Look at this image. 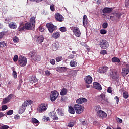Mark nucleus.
Segmentation results:
<instances>
[{
	"label": "nucleus",
	"instance_id": "f257e3e1",
	"mask_svg": "<svg viewBox=\"0 0 129 129\" xmlns=\"http://www.w3.org/2000/svg\"><path fill=\"white\" fill-rule=\"evenodd\" d=\"M35 17H32L30 18L29 22H27L24 26H20V31L23 30H33L35 28Z\"/></svg>",
	"mask_w": 129,
	"mask_h": 129
},
{
	"label": "nucleus",
	"instance_id": "f03ea898",
	"mask_svg": "<svg viewBox=\"0 0 129 129\" xmlns=\"http://www.w3.org/2000/svg\"><path fill=\"white\" fill-rule=\"evenodd\" d=\"M29 57L34 62H40L41 60L40 56L38 55L36 52H30Z\"/></svg>",
	"mask_w": 129,
	"mask_h": 129
},
{
	"label": "nucleus",
	"instance_id": "7ed1b4c3",
	"mask_svg": "<svg viewBox=\"0 0 129 129\" xmlns=\"http://www.w3.org/2000/svg\"><path fill=\"white\" fill-rule=\"evenodd\" d=\"M74 108L77 114H82L85 110V107L80 104H74Z\"/></svg>",
	"mask_w": 129,
	"mask_h": 129
},
{
	"label": "nucleus",
	"instance_id": "20e7f679",
	"mask_svg": "<svg viewBox=\"0 0 129 129\" xmlns=\"http://www.w3.org/2000/svg\"><path fill=\"white\" fill-rule=\"evenodd\" d=\"M99 47L102 49H106L108 48L109 44L106 40H101L99 43Z\"/></svg>",
	"mask_w": 129,
	"mask_h": 129
},
{
	"label": "nucleus",
	"instance_id": "39448f33",
	"mask_svg": "<svg viewBox=\"0 0 129 129\" xmlns=\"http://www.w3.org/2000/svg\"><path fill=\"white\" fill-rule=\"evenodd\" d=\"M27 59L26 57L20 56L18 58V64L21 67H24L26 66Z\"/></svg>",
	"mask_w": 129,
	"mask_h": 129
},
{
	"label": "nucleus",
	"instance_id": "423d86ee",
	"mask_svg": "<svg viewBox=\"0 0 129 129\" xmlns=\"http://www.w3.org/2000/svg\"><path fill=\"white\" fill-rule=\"evenodd\" d=\"M46 28H48L49 33H52L54 30H56L57 27L56 26H54L53 24L51 23H47L46 24Z\"/></svg>",
	"mask_w": 129,
	"mask_h": 129
},
{
	"label": "nucleus",
	"instance_id": "0eeeda50",
	"mask_svg": "<svg viewBox=\"0 0 129 129\" xmlns=\"http://www.w3.org/2000/svg\"><path fill=\"white\" fill-rule=\"evenodd\" d=\"M47 108V104H46L45 103L40 104L38 108V112L39 113H42L43 112L46 111Z\"/></svg>",
	"mask_w": 129,
	"mask_h": 129
},
{
	"label": "nucleus",
	"instance_id": "6e6552de",
	"mask_svg": "<svg viewBox=\"0 0 129 129\" xmlns=\"http://www.w3.org/2000/svg\"><path fill=\"white\" fill-rule=\"evenodd\" d=\"M97 114L98 117L101 119H105L107 117L106 113L101 110H99L97 112Z\"/></svg>",
	"mask_w": 129,
	"mask_h": 129
},
{
	"label": "nucleus",
	"instance_id": "1a4fd4ad",
	"mask_svg": "<svg viewBox=\"0 0 129 129\" xmlns=\"http://www.w3.org/2000/svg\"><path fill=\"white\" fill-rule=\"evenodd\" d=\"M110 77L112 78V80H116L118 79L119 77V75L117 73L116 71H111L110 74Z\"/></svg>",
	"mask_w": 129,
	"mask_h": 129
},
{
	"label": "nucleus",
	"instance_id": "9d476101",
	"mask_svg": "<svg viewBox=\"0 0 129 129\" xmlns=\"http://www.w3.org/2000/svg\"><path fill=\"white\" fill-rule=\"evenodd\" d=\"M99 101L102 102V104H106L108 103L107 99L106 98V95L101 94L99 97Z\"/></svg>",
	"mask_w": 129,
	"mask_h": 129
},
{
	"label": "nucleus",
	"instance_id": "9b49d317",
	"mask_svg": "<svg viewBox=\"0 0 129 129\" xmlns=\"http://www.w3.org/2000/svg\"><path fill=\"white\" fill-rule=\"evenodd\" d=\"M74 35L77 37H80L81 36V32L79 28L77 27H74L73 31Z\"/></svg>",
	"mask_w": 129,
	"mask_h": 129
},
{
	"label": "nucleus",
	"instance_id": "f8f14e48",
	"mask_svg": "<svg viewBox=\"0 0 129 129\" xmlns=\"http://www.w3.org/2000/svg\"><path fill=\"white\" fill-rule=\"evenodd\" d=\"M107 70H108V67H107V66H104L99 68L98 72L101 74H103L107 72Z\"/></svg>",
	"mask_w": 129,
	"mask_h": 129
},
{
	"label": "nucleus",
	"instance_id": "ddd939ff",
	"mask_svg": "<svg viewBox=\"0 0 129 129\" xmlns=\"http://www.w3.org/2000/svg\"><path fill=\"white\" fill-rule=\"evenodd\" d=\"M27 106H28L27 105L23 103L22 105H21L20 107L19 110H18V114H23V113L24 112V111H25Z\"/></svg>",
	"mask_w": 129,
	"mask_h": 129
},
{
	"label": "nucleus",
	"instance_id": "4468645a",
	"mask_svg": "<svg viewBox=\"0 0 129 129\" xmlns=\"http://www.w3.org/2000/svg\"><path fill=\"white\" fill-rule=\"evenodd\" d=\"M126 67L127 68L122 69V75L123 77H125L126 75H127L129 73V64H126Z\"/></svg>",
	"mask_w": 129,
	"mask_h": 129
},
{
	"label": "nucleus",
	"instance_id": "2eb2a0df",
	"mask_svg": "<svg viewBox=\"0 0 129 129\" xmlns=\"http://www.w3.org/2000/svg\"><path fill=\"white\" fill-rule=\"evenodd\" d=\"M44 40V37L42 35H40L39 36H37L36 39V42L38 44H41L43 42Z\"/></svg>",
	"mask_w": 129,
	"mask_h": 129
},
{
	"label": "nucleus",
	"instance_id": "dca6fc26",
	"mask_svg": "<svg viewBox=\"0 0 129 129\" xmlns=\"http://www.w3.org/2000/svg\"><path fill=\"white\" fill-rule=\"evenodd\" d=\"M85 82L87 84L90 85L92 82V78L91 76H86L85 77Z\"/></svg>",
	"mask_w": 129,
	"mask_h": 129
},
{
	"label": "nucleus",
	"instance_id": "f3484780",
	"mask_svg": "<svg viewBox=\"0 0 129 129\" xmlns=\"http://www.w3.org/2000/svg\"><path fill=\"white\" fill-rule=\"evenodd\" d=\"M55 70H56L57 72L64 73L67 72V68L64 67H57L55 68Z\"/></svg>",
	"mask_w": 129,
	"mask_h": 129
},
{
	"label": "nucleus",
	"instance_id": "a211bd4d",
	"mask_svg": "<svg viewBox=\"0 0 129 129\" xmlns=\"http://www.w3.org/2000/svg\"><path fill=\"white\" fill-rule=\"evenodd\" d=\"M87 102V99L83 97H81L76 100V103L77 104H82V103H86Z\"/></svg>",
	"mask_w": 129,
	"mask_h": 129
},
{
	"label": "nucleus",
	"instance_id": "6ab92c4d",
	"mask_svg": "<svg viewBox=\"0 0 129 129\" xmlns=\"http://www.w3.org/2000/svg\"><path fill=\"white\" fill-rule=\"evenodd\" d=\"M49 116L55 121H57L58 119H59V118L57 117V115H56L55 112H51L50 113H49Z\"/></svg>",
	"mask_w": 129,
	"mask_h": 129
},
{
	"label": "nucleus",
	"instance_id": "aec40b11",
	"mask_svg": "<svg viewBox=\"0 0 129 129\" xmlns=\"http://www.w3.org/2000/svg\"><path fill=\"white\" fill-rule=\"evenodd\" d=\"M93 86L95 89H97L98 90L100 91L102 90V87H101L100 84L97 82H94L93 84Z\"/></svg>",
	"mask_w": 129,
	"mask_h": 129
},
{
	"label": "nucleus",
	"instance_id": "412c9836",
	"mask_svg": "<svg viewBox=\"0 0 129 129\" xmlns=\"http://www.w3.org/2000/svg\"><path fill=\"white\" fill-rule=\"evenodd\" d=\"M112 11H113V8L105 7L103 9V13H104V14H109V13H111Z\"/></svg>",
	"mask_w": 129,
	"mask_h": 129
},
{
	"label": "nucleus",
	"instance_id": "4be33fe9",
	"mask_svg": "<svg viewBox=\"0 0 129 129\" xmlns=\"http://www.w3.org/2000/svg\"><path fill=\"white\" fill-rule=\"evenodd\" d=\"M13 97V94H9L8 97H6L4 99L3 102L4 104H6L8 102H9V101H10L11 99H12Z\"/></svg>",
	"mask_w": 129,
	"mask_h": 129
},
{
	"label": "nucleus",
	"instance_id": "5701e85b",
	"mask_svg": "<svg viewBox=\"0 0 129 129\" xmlns=\"http://www.w3.org/2000/svg\"><path fill=\"white\" fill-rule=\"evenodd\" d=\"M60 36V33L59 32H55L53 34H52V38L56 39L59 38Z\"/></svg>",
	"mask_w": 129,
	"mask_h": 129
},
{
	"label": "nucleus",
	"instance_id": "b1692460",
	"mask_svg": "<svg viewBox=\"0 0 129 129\" xmlns=\"http://www.w3.org/2000/svg\"><path fill=\"white\" fill-rule=\"evenodd\" d=\"M32 123L35 125V126H37L40 122L39 121L36 119L35 118H32Z\"/></svg>",
	"mask_w": 129,
	"mask_h": 129
},
{
	"label": "nucleus",
	"instance_id": "393cba45",
	"mask_svg": "<svg viewBox=\"0 0 129 129\" xmlns=\"http://www.w3.org/2000/svg\"><path fill=\"white\" fill-rule=\"evenodd\" d=\"M110 19L113 22V23L118 22L119 21V17H110Z\"/></svg>",
	"mask_w": 129,
	"mask_h": 129
},
{
	"label": "nucleus",
	"instance_id": "a878e982",
	"mask_svg": "<svg viewBox=\"0 0 129 129\" xmlns=\"http://www.w3.org/2000/svg\"><path fill=\"white\" fill-rule=\"evenodd\" d=\"M111 61L113 62H116V63H121V60L119 59L118 57H113L111 59Z\"/></svg>",
	"mask_w": 129,
	"mask_h": 129
},
{
	"label": "nucleus",
	"instance_id": "bb28decb",
	"mask_svg": "<svg viewBox=\"0 0 129 129\" xmlns=\"http://www.w3.org/2000/svg\"><path fill=\"white\" fill-rule=\"evenodd\" d=\"M70 65L71 67H76L78 66L77 62L75 60H71L70 62Z\"/></svg>",
	"mask_w": 129,
	"mask_h": 129
},
{
	"label": "nucleus",
	"instance_id": "cd10ccee",
	"mask_svg": "<svg viewBox=\"0 0 129 129\" xmlns=\"http://www.w3.org/2000/svg\"><path fill=\"white\" fill-rule=\"evenodd\" d=\"M9 27L11 29H15L17 28L16 24L14 23L13 22H11L9 24Z\"/></svg>",
	"mask_w": 129,
	"mask_h": 129
},
{
	"label": "nucleus",
	"instance_id": "c85d7f7f",
	"mask_svg": "<svg viewBox=\"0 0 129 129\" xmlns=\"http://www.w3.org/2000/svg\"><path fill=\"white\" fill-rule=\"evenodd\" d=\"M68 112H69L70 114H75V110L74 108H73L72 106H69L68 107Z\"/></svg>",
	"mask_w": 129,
	"mask_h": 129
},
{
	"label": "nucleus",
	"instance_id": "c756f323",
	"mask_svg": "<svg viewBox=\"0 0 129 129\" xmlns=\"http://www.w3.org/2000/svg\"><path fill=\"white\" fill-rule=\"evenodd\" d=\"M68 92V91L67 90V89L63 88L62 89H61L60 94V95L62 96L66 95Z\"/></svg>",
	"mask_w": 129,
	"mask_h": 129
},
{
	"label": "nucleus",
	"instance_id": "7c9ffc66",
	"mask_svg": "<svg viewBox=\"0 0 129 129\" xmlns=\"http://www.w3.org/2000/svg\"><path fill=\"white\" fill-rule=\"evenodd\" d=\"M88 24V18L87 17H83V24L84 26H87Z\"/></svg>",
	"mask_w": 129,
	"mask_h": 129
},
{
	"label": "nucleus",
	"instance_id": "2f4dec72",
	"mask_svg": "<svg viewBox=\"0 0 129 129\" xmlns=\"http://www.w3.org/2000/svg\"><path fill=\"white\" fill-rule=\"evenodd\" d=\"M7 46V43L6 41H1L0 42V48H3L4 46Z\"/></svg>",
	"mask_w": 129,
	"mask_h": 129
},
{
	"label": "nucleus",
	"instance_id": "473e14b6",
	"mask_svg": "<svg viewBox=\"0 0 129 129\" xmlns=\"http://www.w3.org/2000/svg\"><path fill=\"white\" fill-rule=\"evenodd\" d=\"M57 114L58 115H60L61 116H64L63 111V110L62 109H58L57 110Z\"/></svg>",
	"mask_w": 129,
	"mask_h": 129
},
{
	"label": "nucleus",
	"instance_id": "72a5a7b5",
	"mask_svg": "<svg viewBox=\"0 0 129 129\" xmlns=\"http://www.w3.org/2000/svg\"><path fill=\"white\" fill-rule=\"evenodd\" d=\"M23 103L29 106V105H31V104H32L33 102L30 100H27L26 101H24Z\"/></svg>",
	"mask_w": 129,
	"mask_h": 129
},
{
	"label": "nucleus",
	"instance_id": "f704fd0d",
	"mask_svg": "<svg viewBox=\"0 0 129 129\" xmlns=\"http://www.w3.org/2000/svg\"><path fill=\"white\" fill-rule=\"evenodd\" d=\"M55 20L58 22H63L64 20V18L63 17H55Z\"/></svg>",
	"mask_w": 129,
	"mask_h": 129
},
{
	"label": "nucleus",
	"instance_id": "c9c22d12",
	"mask_svg": "<svg viewBox=\"0 0 129 129\" xmlns=\"http://www.w3.org/2000/svg\"><path fill=\"white\" fill-rule=\"evenodd\" d=\"M38 79L36 78L35 77H33L31 78V80H30V83H37L38 82Z\"/></svg>",
	"mask_w": 129,
	"mask_h": 129
},
{
	"label": "nucleus",
	"instance_id": "e433bc0d",
	"mask_svg": "<svg viewBox=\"0 0 129 129\" xmlns=\"http://www.w3.org/2000/svg\"><path fill=\"white\" fill-rule=\"evenodd\" d=\"M58 96H53V95H50V99L51 101L52 102H54V101H56V99L58 98Z\"/></svg>",
	"mask_w": 129,
	"mask_h": 129
},
{
	"label": "nucleus",
	"instance_id": "4c0bfd02",
	"mask_svg": "<svg viewBox=\"0 0 129 129\" xmlns=\"http://www.w3.org/2000/svg\"><path fill=\"white\" fill-rule=\"evenodd\" d=\"M51 95L58 97L59 93H58L57 91H52Z\"/></svg>",
	"mask_w": 129,
	"mask_h": 129
},
{
	"label": "nucleus",
	"instance_id": "58836bf2",
	"mask_svg": "<svg viewBox=\"0 0 129 129\" xmlns=\"http://www.w3.org/2000/svg\"><path fill=\"white\" fill-rule=\"evenodd\" d=\"M55 60H56V62H57L62 61L63 60V57L61 56H58L55 58Z\"/></svg>",
	"mask_w": 129,
	"mask_h": 129
},
{
	"label": "nucleus",
	"instance_id": "ea45409f",
	"mask_svg": "<svg viewBox=\"0 0 129 129\" xmlns=\"http://www.w3.org/2000/svg\"><path fill=\"white\" fill-rule=\"evenodd\" d=\"M14 113V111L13 110H9L7 112V115L8 116H11Z\"/></svg>",
	"mask_w": 129,
	"mask_h": 129
},
{
	"label": "nucleus",
	"instance_id": "a19ab883",
	"mask_svg": "<svg viewBox=\"0 0 129 129\" xmlns=\"http://www.w3.org/2000/svg\"><path fill=\"white\" fill-rule=\"evenodd\" d=\"M59 30L61 32H66L67 31V28L65 27H60L59 28Z\"/></svg>",
	"mask_w": 129,
	"mask_h": 129
},
{
	"label": "nucleus",
	"instance_id": "79ce46f5",
	"mask_svg": "<svg viewBox=\"0 0 129 129\" xmlns=\"http://www.w3.org/2000/svg\"><path fill=\"white\" fill-rule=\"evenodd\" d=\"M6 34V32H2L0 33V40L1 39H3V38L4 37V36H5Z\"/></svg>",
	"mask_w": 129,
	"mask_h": 129
},
{
	"label": "nucleus",
	"instance_id": "37998d69",
	"mask_svg": "<svg viewBox=\"0 0 129 129\" xmlns=\"http://www.w3.org/2000/svg\"><path fill=\"white\" fill-rule=\"evenodd\" d=\"M75 123L73 122H70V123H68V126L70 127H72L74 126Z\"/></svg>",
	"mask_w": 129,
	"mask_h": 129
},
{
	"label": "nucleus",
	"instance_id": "c03bdc74",
	"mask_svg": "<svg viewBox=\"0 0 129 129\" xmlns=\"http://www.w3.org/2000/svg\"><path fill=\"white\" fill-rule=\"evenodd\" d=\"M100 33L102 35H105L107 33V31L105 29H101L100 30Z\"/></svg>",
	"mask_w": 129,
	"mask_h": 129
},
{
	"label": "nucleus",
	"instance_id": "a18cd8bd",
	"mask_svg": "<svg viewBox=\"0 0 129 129\" xmlns=\"http://www.w3.org/2000/svg\"><path fill=\"white\" fill-rule=\"evenodd\" d=\"M7 108H8V107L6 105H2V111H5L7 109Z\"/></svg>",
	"mask_w": 129,
	"mask_h": 129
},
{
	"label": "nucleus",
	"instance_id": "49530a36",
	"mask_svg": "<svg viewBox=\"0 0 129 129\" xmlns=\"http://www.w3.org/2000/svg\"><path fill=\"white\" fill-rule=\"evenodd\" d=\"M123 97L124 98L127 99L128 98V94L126 92H123Z\"/></svg>",
	"mask_w": 129,
	"mask_h": 129
},
{
	"label": "nucleus",
	"instance_id": "de8ad7c7",
	"mask_svg": "<svg viewBox=\"0 0 129 129\" xmlns=\"http://www.w3.org/2000/svg\"><path fill=\"white\" fill-rule=\"evenodd\" d=\"M108 27V23H104L102 24V28L104 29H106Z\"/></svg>",
	"mask_w": 129,
	"mask_h": 129
},
{
	"label": "nucleus",
	"instance_id": "09e8293b",
	"mask_svg": "<svg viewBox=\"0 0 129 129\" xmlns=\"http://www.w3.org/2000/svg\"><path fill=\"white\" fill-rule=\"evenodd\" d=\"M12 76H13V77L14 78V79H16L17 78V72H16V71H13L12 72Z\"/></svg>",
	"mask_w": 129,
	"mask_h": 129
},
{
	"label": "nucleus",
	"instance_id": "8fccbe9b",
	"mask_svg": "<svg viewBox=\"0 0 129 129\" xmlns=\"http://www.w3.org/2000/svg\"><path fill=\"white\" fill-rule=\"evenodd\" d=\"M13 41L15 43H17L19 42V39L16 36L13 38Z\"/></svg>",
	"mask_w": 129,
	"mask_h": 129
},
{
	"label": "nucleus",
	"instance_id": "3c124183",
	"mask_svg": "<svg viewBox=\"0 0 129 129\" xmlns=\"http://www.w3.org/2000/svg\"><path fill=\"white\" fill-rule=\"evenodd\" d=\"M10 19H9V18H7L4 19V22L6 24H9L10 23Z\"/></svg>",
	"mask_w": 129,
	"mask_h": 129
},
{
	"label": "nucleus",
	"instance_id": "603ef678",
	"mask_svg": "<svg viewBox=\"0 0 129 129\" xmlns=\"http://www.w3.org/2000/svg\"><path fill=\"white\" fill-rule=\"evenodd\" d=\"M18 60V56L17 55H15L13 58V61L14 62H17Z\"/></svg>",
	"mask_w": 129,
	"mask_h": 129
},
{
	"label": "nucleus",
	"instance_id": "864d4df0",
	"mask_svg": "<svg viewBox=\"0 0 129 129\" xmlns=\"http://www.w3.org/2000/svg\"><path fill=\"white\" fill-rule=\"evenodd\" d=\"M114 100H116V102L117 104H118L119 102V98L118 96L114 97Z\"/></svg>",
	"mask_w": 129,
	"mask_h": 129
},
{
	"label": "nucleus",
	"instance_id": "5fc2aeb1",
	"mask_svg": "<svg viewBox=\"0 0 129 129\" xmlns=\"http://www.w3.org/2000/svg\"><path fill=\"white\" fill-rule=\"evenodd\" d=\"M115 16H116V17H120V16H122V14L120 12H117L115 13Z\"/></svg>",
	"mask_w": 129,
	"mask_h": 129
},
{
	"label": "nucleus",
	"instance_id": "6e6d98bb",
	"mask_svg": "<svg viewBox=\"0 0 129 129\" xmlns=\"http://www.w3.org/2000/svg\"><path fill=\"white\" fill-rule=\"evenodd\" d=\"M100 54L102 55H106L107 54V51L105 50H102L101 51Z\"/></svg>",
	"mask_w": 129,
	"mask_h": 129
},
{
	"label": "nucleus",
	"instance_id": "4d7b16f0",
	"mask_svg": "<svg viewBox=\"0 0 129 129\" xmlns=\"http://www.w3.org/2000/svg\"><path fill=\"white\" fill-rule=\"evenodd\" d=\"M39 30L40 32H43L44 31L45 29H44V28H43V27H42V26H39Z\"/></svg>",
	"mask_w": 129,
	"mask_h": 129
},
{
	"label": "nucleus",
	"instance_id": "13d9d810",
	"mask_svg": "<svg viewBox=\"0 0 129 129\" xmlns=\"http://www.w3.org/2000/svg\"><path fill=\"white\" fill-rule=\"evenodd\" d=\"M9 126L7 125H4L0 128V129H9Z\"/></svg>",
	"mask_w": 129,
	"mask_h": 129
},
{
	"label": "nucleus",
	"instance_id": "bf43d9fd",
	"mask_svg": "<svg viewBox=\"0 0 129 129\" xmlns=\"http://www.w3.org/2000/svg\"><path fill=\"white\" fill-rule=\"evenodd\" d=\"M50 62L52 65H54L56 63L55 59H50Z\"/></svg>",
	"mask_w": 129,
	"mask_h": 129
},
{
	"label": "nucleus",
	"instance_id": "052dcab7",
	"mask_svg": "<svg viewBox=\"0 0 129 129\" xmlns=\"http://www.w3.org/2000/svg\"><path fill=\"white\" fill-rule=\"evenodd\" d=\"M45 75L47 76H50L51 75L50 71L48 70L45 71Z\"/></svg>",
	"mask_w": 129,
	"mask_h": 129
},
{
	"label": "nucleus",
	"instance_id": "680f3d73",
	"mask_svg": "<svg viewBox=\"0 0 129 129\" xmlns=\"http://www.w3.org/2000/svg\"><path fill=\"white\" fill-rule=\"evenodd\" d=\"M116 121L119 123H122V120L121 119H120L119 118L117 117L116 118Z\"/></svg>",
	"mask_w": 129,
	"mask_h": 129
},
{
	"label": "nucleus",
	"instance_id": "e2e57ef3",
	"mask_svg": "<svg viewBox=\"0 0 129 129\" xmlns=\"http://www.w3.org/2000/svg\"><path fill=\"white\" fill-rule=\"evenodd\" d=\"M61 100L63 102H66L67 100V97L66 96H63L61 97Z\"/></svg>",
	"mask_w": 129,
	"mask_h": 129
},
{
	"label": "nucleus",
	"instance_id": "0e129e2a",
	"mask_svg": "<svg viewBox=\"0 0 129 129\" xmlns=\"http://www.w3.org/2000/svg\"><path fill=\"white\" fill-rule=\"evenodd\" d=\"M50 10L52 12H54V11H55V6H54V5L50 6Z\"/></svg>",
	"mask_w": 129,
	"mask_h": 129
},
{
	"label": "nucleus",
	"instance_id": "69168bd1",
	"mask_svg": "<svg viewBox=\"0 0 129 129\" xmlns=\"http://www.w3.org/2000/svg\"><path fill=\"white\" fill-rule=\"evenodd\" d=\"M107 92L108 93H112V90L111 87H108V89H107Z\"/></svg>",
	"mask_w": 129,
	"mask_h": 129
},
{
	"label": "nucleus",
	"instance_id": "338daca9",
	"mask_svg": "<svg viewBox=\"0 0 129 129\" xmlns=\"http://www.w3.org/2000/svg\"><path fill=\"white\" fill-rule=\"evenodd\" d=\"M68 58L70 59H72L75 58V55L74 54H70L69 56H68Z\"/></svg>",
	"mask_w": 129,
	"mask_h": 129
},
{
	"label": "nucleus",
	"instance_id": "774afa93",
	"mask_svg": "<svg viewBox=\"0 0 129 129\" xmlns=\"http://www.w3.org/2000/svg\"><path fill=\"white\" fill-rule=\"evenodd\" d=\"M55 17H63V16H62L60 13H56L55 14Z\"/></svg>",
	"mask_w": 129,
	"mask_h": 129
}]
</instances>
